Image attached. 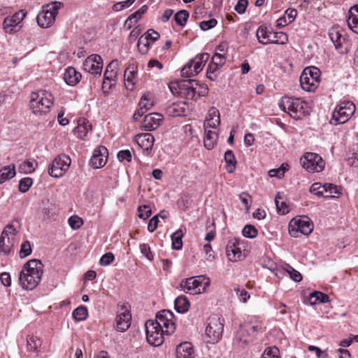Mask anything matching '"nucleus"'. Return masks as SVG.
<instances>
[{
  "instance_id": "f257e3e1",
  "label": "nucleus",
  "mask_w": 358,
  "mask_h": 358,
  "mask_svg": "<svg viewBox=\"0 0 358 358\" xmlns=\"http://www.w3.org/2000/svg\"><path fill=\"white\" fill-rule=\"evenodd\" d=\"M43 273V264L41 260L31 259L24 264L19 274V282L25 290L34 289L41 282Z\"/></svg>"
},
{
  "instance_id": "f03ea898",
  "label": "nucleus",
  "mask_w": 358,
  "mask_h": 358,
  "mask_svg": "<svg viewBox=\"0 0 358 358\" xmlns=\"http://www.w3.org/2000/svg\"><path fill=\"white\" fill-rule=\"evenodd\" d=\"M54 96L51 92L39 90L31 94L29 106L32 113L38 116L46 115L54 104Z\"/></svg>"
},
{
  "instance_id": "7ed1b4c3",
  "label": "nucleus",
  "mask_w": 358,
  "mask_h": 358,
  "mask_svg": "<svg viewBox=\"0 0 358 358\" xmlns=\"http://www.w3.org/2000/svg\"><path fill=\"white\" fill-rule=\"evenodd\" d=\"M18 224L17 220H13L3 229L0 237V252L3 255H8L14 250L20 242L18 231L15 226Z\"/></svg>"
},
{
  "instance_id": "20e7f679",
  "label": "nucleus",
  "mask_w": 358,
  "mask_h": 358,
  "mask_svg": "<svg viewBox=\"0 0 358 358\" xmlns=\"http://www.w3.org/2000/svg\"><path fill=\"white\" fill-rule=\"evenodd\" d=\"M210 283L206 275L194 276L182 280L179 285L181 291L190 294H200L206 292Z\"/></svg>"
},
{
  "instance_id": "39448f33",
  "label": "nucleus",
  "mask_w": 358,
  "mask_h": 358,
  "mask_svg": "<svg viewBox=\"0 0 358 358\" xmlns=\"http://www.w3.org/2000/svg\"><path fill=\"white\" fill-rule=\"evenodd\" d=\"M279 106L295 120L301 119L306 114V103L300 98L283 96Z\"/></svg>"
},
{
  "instance_id": "423d86ee",
  "label": "nucleus",
  "mask_w": 358,
  "mask_h": 358,
  "mask_svg": "<svg viewBox=\"0 0 358 358\" xmlns=\"http://www.w3.org/2000/svg\"><path fill=\"white\" fill-rule=\"evenodd\" d=\"M62 6V3L58 1L52 2L44 6L43 10L40 11L36 17L38 26L42 28L51 27Z\"/></svg>"
},
{
  "instance_id": "0eeeda50",
  "label": "nucleus",
  "mask_w": 358,
  "mask_h": 358,
  "mask_svg": "<svg viewBox=\"0 0 358 358\" xmlns=\"http://www.w3.org/2000/svg\"><path fill=\"white\" fill-rule=\"evenodd\" d=\"M313 230V224L306 216L295 217L291 220L288 225V231L291 236L297 238L300 234L309 235Z\"/></svg>"
},
{
  "instance_id": "6e6552de",
  "label": "nucleus",
  "mask_w": 358,
  "mask_h": 358,
  "mask_svg": "<svg viewBox=\"0 0 358 358\" xmlns=\"http://www.w3.org/2000/svg\"><path fill=\"white\" fill-rule=\"evenodd\" d=\"M320 69L315 66L306 67L300 76V84L302 89L307 92H314L320 82Z\"/></svg>"
},
{
  "instance_id": "1a4fd4ad",
  "label": "nucleus",
  "mask_w": 358,
  "mask_h": 358,
  "mask_svg": "<svg viewBox=\"0 0 358 358\" xmlns=\"http://www.w3.org/2000/svg\"><path fill=\"white\" fill-rule=\"evenodd\" d=\"M146 339L148 343L153 346H159L164 341L166 333L163 327L159 326L154 320H148L145 324Z\"/></svg>"
},
{
  "instance_id": "9d476101",
  "label": "nucleus",
  "mask_w": 358,
  "mask_h": 358,
  "mask_svg": "<svg viewBox=\"0 0 358 358\" xmlns=\"http://www.w3.org/2000/svg\"><path fill=\"white\" fill-rule=\"evenodd\" d=\"M223 330L222 320L217 315L210 317L205 331L206 342L213 344L217 343L222 336Z\"/></svg>"
},
{
  "instance_id": "9b49d317",
  "label": "nucleus",
  "mask_w": 358,
  "mask_h": 358,
  "mask_svg": "<svg viewBox=\"0 0 358 358\" xmlns=\"http://www.w3.org/2000/svg\"><path fill=\"white\" fill-rule=\"evenodd\" d=\"M226 254L230 262H236L244 259L247 255L245 241L240 238H232L226 247Z\"/></svg>"
},
{
  "instance_id": "f8f14e48",
  "label": "nucleus",
  "mask_w": 358,
  "mask_h": 358,
  "mask_svg": "<svg viewBox=\"0 0 358 358\" xmlns=\"http://www.w3.org/2000/svg\"><path fill=\"white\" fill-rule=\"evenodd\" d=\"M355 110V105L352 101H343L335 108L331 120L336 124H344L352 117Z\"/></svg>"
},
{
  "instance_id": "ddd939ff",
  "label": "nucleus",
  "mask_w": 358,
  "mask_h": 358,
  "mask_svg": "<svg viewBox=\"0 0 358 358\" xmlns=\"http://www.w3.org/2000/svg\"><path fill=\"white\" fill-rule=\"evenodd\" d=\"M209 59L208 53L197 55L182 69L181 74L183 77L189 78L198 74L203 69L205 64Z\"/></svg>"
},
{
  "instance_id": "4468645a",
  "label": "nucleus",
  "mask_w": 358,
  "mask_h": 358,
  "mask_svg": "<svg viewBox=\"0 0 358 358\" xmlns=\"http://www.w3.org/2000/svg\"><path fill=\"white\" fill-rule=\"evenodd\" d=\"M71 163V158L66 155L57 156L48 169V173L53 178H60L69 170Z\"/></svg>"
},
{
  "instance_id": "2eb2a0df",
  "label": "nucleus",
  "mask_w": 358,
  "mask_h": 358,
  "mask_svg": "<svg viewBox=\"0 0 358 358\" xmlns=\"http://www.w3.org/2000/svg\"><path fill=\"white\" fill-rule=\"evenodd\" d=\"M301 163L303 169L308 172H321L325 163L322 158L316 153L307 152L301 158Z\"/></svg>"
},
{
  "instance_id": "dca6fc26",
  "label": "nucleus",
  "mask_w": 358,
  "mask_h": 358,
  "mask_svg": "<svg viewBox=\"0 0 358 358\" xmlns=\"http://www.w3.org/2000/svg\"><path fill=\"white\" fill-rule=\"evenodd\" d=\"M154 321L161 327H163L166 335L173 334L176 329L173 313L168 310H162L156 315Z\"/></svg>"
},
{
  "instance_id": "f3484780",
  "label": "nucleus",
  "mask_w": 358,
  "mask_h": 358,
  "mask_svg": "<svg viewBox=\"0 0 358 358\" xmlns=\"http://www.w3.org/2000/svg\"><path fill=\"white\" fill-rule=\"evenodd\" d=\"M27 13L20 10L13 15L6 17L3 22V29L7 34H15L22 27L21 23L26 17Z\"/></svg>"
},
{
  "instance_id": "a211bd4d",
  "label": "nucleus",
  "mask_w": 358,
  "mask_h": 358,
  "mask_svg": "<svg viewBox=\"0 0 358 358\" xmlns=\"http://www.w3.org/2000/svg\"><path fill=\"white\" fill-rule=\"evenodd\" d=\"M103 59L99 55H92L83 62V69L92 75L100 76L103 69Z\"/></svg>"
},
{
  "instance_id": "6ab92c4d",
  "label": "nucleus",
  "mask_w": 358,
  "mask_h": 358,
  "mask_svg": "<svg viewBox=\"0 0 358 358\" xmlns=\"http://www.w3.org/2000/svg\"><path fill=\"white\" fill-rule=\"evenodd\" d=\"M131 314L127 306H122L115 317V327L119 331H127L131 325Z\"/></svg>"
},
{
  "instance_id": "aec40b11",
  "label": "nucleus",
  "mask_w": 358,
  "mask_h": 358,
  "mask_svg": "<svg viewBox=\"0 0 358 358\" xmlns=\"http://www.w3.org/2000/svg\"><path fill=\"white\" fill-rule=\"evenodd\" d=\"M107 159V149L104 146H99L94 150L90 161V164L94 169H99L106 164Z\"/></svg>"
},
{
  "instance_id": "412c9836",
  "label": "nucleus",
  "mask_w": 358,
  "mask_h": 358,
  "mask_svg": "<svg viewBox=\"0 0 358 358\" xmlns=\"http://www.w3.org/2000/svg\"><path fill=\"white\" fill-rule=\"evenodd\" d=\"M185 85L187 86L186 96L189 99L203 96L207 94L208 91L207 86L199 85L193 80H188V83H185Z\"/></svg>"
},
{
  "instance_id": "4be33fe9",
  "label": "nucleus",
  "mask_w": 358,
  "mask_h": 358,
  "mask_svg": "<svg viewBox=\"0 0 358 358\" xmlns=\"http://www.w3.org/2000/svg\"><path fill=\"white\" fill-rule=\"evenodd\" d=\"M163 122V116L158 113L146 115L142 123V127L147 131L157 129Z\"/></svg>"
},
{
  "instance_id": "5701e85b",
  "label": "nucleus",
  "mask_w": 358,
  "mask_h": 358,
  "mask_svg": "<svg viewBox=\"0 0 358 358\" xmlns=\"http://www.w3.org/2000/svg\"><path fill=\"white\" fill-rule=\"evenodd\" d=\"M135 141L142 150L148 154L152 149L155 138L150 133L140 134L135 136Z\"/></svg>"
},
{
  "instance_id": "b1692460",
  "label": "nucleus",
  "mask_w": 358,
  "mask_h": 358,
  "mask_svg": "<svg viewBox=\"0 0 358 358\" xmlns=\"http://www.w3.org/2000/svg\"><path fill=\"white\" fill-rule=\"evenodd\" d=\"M220 124V117L219 110L215 107L210 108L208 110L204 122V128H208L210 129H218L217 127H219Z\"/></svg>"
},
{
  "instance_id": "393cba45",
  "label": "nucleus",
  "mask_w": 358,
  "mask_h": 358,
  "mask_svg": "<svg viewBox=\"0 0 358 358\" xmlns=\"http://www.w3.org/2000/svg\"><path fill=\"white\" fill-rule=\"evenodd\" d=\"M138 69L134 64H130L124 71V85L127 90H132L137 80Z\"/></svg>"
},
{
  "instance_id": "a878e982",
  "label": "nucleus",
  "mask_w": 358,
  "mask_h": 358,
  "mask_svg": "<svg viewBox=\"0 0 358 358\" xmlns=\"http://www.w3.org/2000/svg\"><path fill=\"white\" fill-rule=\"evenodd\" d=\"M329 36L334 44L335 48L343 52L342 47L345 41V38L343 36V31L339 27H332L329 31Z\"/></svg>"
},
{
  "instance_id": "bb28decb",
  "label": "nucleus",
  "mask_w": 358,
  "mask_h": 358,
  "mask_svg": "<svg viewBox=\"0 0 358 358\" xmlns=\"http://www.w3.org/2000/svg\"><path fill=\"white\" fill-rule=\"evenodd\" d=\"M177 358H194V351L192 343L189 342L181 343L176 348Z\"/></svg>"
},
{
  "instance_id": "cd10ccee",
  "label": "nucleus",
  "mask_w": 358,
  "mask_h": 358,
  "mask_svg": "<svg viewBox=\"0 0 358 358\" xmlns=\"http://www.w3.org/2000/svg\"><path fill=\"white\" fill-rule=\"evenodd\" d=\"M218 138V129L205 128L203 143L208 150H211L217 143Z\"/></svg>"
},
{
  "instance_id": "c85d7f7f",
  "label": "nucleus",
  "mask_w": 358,
  "mask_h": 358,
  "mask_svg": "<svg viewBox=\"0 0 358 358\" xmlns=\"http://www.w3.org/2000/svg\"><path fill=\"white\" fill-rule=\"evenodd\" d=\"M245 326L240 324L239 329L236 334L235 343L240 348H244L252 339V336L248 335V330H245Z\"/></svg>"
},
{
  "instance_id": "c756f323",
  "label": "nucleus",
  "mask_w": 358,
  "mask_h": 358,
  "mask_svg": "<svg viewBox=\"0 0 358 358\" xmlns=\"http://www.w3.org/2000/svg\"><path fill=\"white\" fill-rule=\"evenodd\" d=\"M347 22L348 27L358 34V5L350 8Z\"/></svg>"
},
{
  "instance_id": "7c9ffc66",
  "label": "nucleus",
  "mask_w": 358,
  "mask_h": 358,
  "mask_svg": "<svg viewBox=\"0 0 358 358\" xmlns=\"http://www.w3.org/2000/svg\"><path fill=\"white\" fill-rule=\"evenodd\" d=\"M80 78L81 74L73 67H68L64 73V79L66 83L71 86L76 85Z\"/></svg>"
},
{
  "instance_id": "2f4dec72",
  "label": "nucleus",
  "mask_w": 358,
  "mask_h": 358,
  "mask_svg": "<svg viewBox=\"0 0 358 358\" xmlns=\"http://www.w3.org/2000/svg\"><path fill=\"white\" fill-rule=\"evenodd\" d=\"M273 31L268 29L267 27L261 26L257 30V37L259 42L263 45H267L271 43V42H275L274 39H271V34Z\"/></svg>"
},
{
  "instance_id": "473e14b6",
  "label": "nucleus",
  "mask_w": 358,
  "mask_h": 358,
  "mask_svg": "<svg viewBox=\"0 0 358 358\" xmlns=\"http://www.w3.org/2000/svg\"><path fill=\"white\" fill-rule=\"evenodd\" d=\"M118 69L119 62L117 59L112 60L106 66L103 78L107 80H116Z\"/></svg>"
},
{
  "instance_id": "72a5a7b5",
  "label": "nucleus",
  "mask_w": 358,
  "mask_h": 358,
  "mask_svg": "<svg viewBox=\"0 0 358 358\" xmlns=\"http://www.w3.org/2000/svg\"><path fill=\"white\" fill-rule=\"evenodd\" d=\"M323 190L327 194H324V198H338L342 195V188L331 183L324 184Z\"/></svg>"
},
{
  "instance_id": "f704fd0d",
  "label": "nucleus",
  "mask_w": 358,
  "mask_h": 358,
  "mask_svg": "<svg viewBox=\"0 0 358 358\" xmlns=\"http://www.w3.org/2000/svg\"><path fill=\"white\" fill-rule=\"evenodd\" d=\"M166 112L168 115L172 117H178L185 115V103H173L169 106Z\"/></svg>"
},
{
  "instance_id": "c9c22d12",
  "label": "nucleus",
  "mask_w": 358,
  "mask_h": 358,
  "mask_svg": "<svg viewBox=\"0 0 358 358\" xmlns=\"http://www.w3.org/2000/svg\"><path fill=\"white\" fill-rule=\"evenodd\" d=\"M16 174L14 164L5 166L0 169V185L13 178Z\"/></svg>"
},
{
  "instance_id": "e433bc0d",
  "label": "nucleus",
  "mask_w": 358,
  "mask_h": 358,
  "mask_svg": "<svg viewBox=\"0 0 358 358\" xmlns=\"http://www.w3.org/2000/svg\"><path fill=\"white\" fill-rule=\"evenodd\" d=\"M92 129V127L86 119H80L78 121V126L75 129V132L79 138H84L87 134Z\"/></svg>"
},
{
  "instance_id": "4c0bfd02",
  "label": "nucleus",
  "mask_w": 358,
  "mask_h": 358,
  "mask_svg": "<svg viewBox=\"0 0 358 358\" xmlns=\"http://www.w3.org/2000/svg\"><path fill=\"white\" fill-rule=\"evenodd\" d=\"M275 203L278 213L285 215L289 212V206L283 200L282 194L280 192L275 197Z\"/></svg>"
},
{
  "instance_id": "58836bf2",
  "label": "nucleus",
  "mask_w": 358,
  "mask_h": 358,
  "mask_svg": "<svg viewBox=\"0 0 358 358\" xmlns=\"http://www.w3.org/2000/svg\"><path fill=\"white\" fill-rule=\"evenodd\" d=\"M174 305L178 313H184L189 310L190 304L185 296H180L176 299Z\"/></svg>"
},
{
  "instance_id": "ea45409f",
  "label": "nucleus",
  "mask_w": 358,
  "mask_h": 358,
  "mask_svg": "<svg viewBox=\"0 0 358 358\" xmlns=\"http://www.w3.org/2000/svg\"><path fill=\"white\" fill-rule=\"evenodd\" d=\"M38 166V163L34 159H28L22 162L19 166V171L24 174L33 173Z\"/></svg>"
},
{
  "instance_id": "a19ab883",
  "label": "nucleus",
  "mask_w": 358,
  "mask_h": 358,
  "mask_svg": "<svg viewBox=\"0 0 358 358\" xmlns=\"http://www.w3.org/2000/svg\"><path fill=\"white\" fill-rule=\"evenodd\" d=\"M329 297L327 294H323L321 292H313L309 296V302L311 305H315L321 303L328 302Z\"/></svg>"
},
{
  "instance_id": "79ce46f5",
  "label": "nucleus",
  "mask_w": 358,
  "mask_h": 358,
  "mask_svg": "<svg viewBox=\"0 0 358 358\" xmlns=\"http://www.w3.org/2000/svg\"><path fill=\"white\" fill-rule=\"evenodd\" d=\"M224 160L226 162V169L228 173H233L236 168V160L231 150H227L224 154Z\"/></svg>"
},
{
  "instance_id": "37998d69",
  "label": "nucleus",
  "mask_w": 358,
  "mask_h": 358,
  "mask_svg": "<svg viewBox=\"0 0 358 358\" xmlns=\"http://www.w3.org/2000/svg\"><path fill=\"white\" fill-rule=\"evenodd\" d=\"M187 81H181L177 83H171L169 85V90L173 94H185L186 95V87L185 83H187Z\"/></svg>"
},
{
  "instance_id": "c03bdc74",
  "label": "nucleus",
  "mask_w": 358,
  "mask_h": 358,
  "mask_svg": "<svg viewBox=\"0 0 358 358\" xmlns=\"http://www.w3.org/2000/svg\"><path fill=\"white\" fill-rule=\"evenodd\" d=\"M72 316L77 322L85 320L88 316L87 308L85 306H79L73 311Z\"/></svg>"
},
{
  "instance_id": "a18cd8bd",
  "label": "nucleus",
  "mask_w": 358,
  "mask_h": 358,
  "mask_svg": "<svg viewBox=\"0 0 358 358\" xmlns=\"http://www.w3.org/2000/svg\"><path fill=\"white\" fill-rule=\"evenodd\" d=\"M154 105L153 95L150 93L144 94L139 101L138 106L144 108L145 110H150Z\"/></svg>"
},
{
  "instance_id": "49530a36",
  "label": "nucleus",
  "mask_w": 358,
  "mask_h": 358,
  "mask_svg": "<svg viewBox=\"0 0 358 358\" xmlns=\"http://www.w3.org/2000/svg\"><path fill=\"white\" fill-rule=\"evenodd\" d=\"M152 44V42H150V41L147 40L146 38L141 36L139 38L137 43L138 51L141 54L145 55L148 52L150 47Z\"/></svg>"
},
{
  "instance_id": "de8ad7c7",
  "label": "nucleus",
  "mask_w": 358,
  "mask_h": 358,
  "mask_svg": "<svg viewBox=\"0 0 358 358\" xmlns=\"http://www.w3.org/2000/svg\"><path fill=\"white\" fill-rule=\"evenodd\" d=\"M182 232L181 230H178L174 232L171 236L173 248L175 250H180L182 246Z\"/></svg>"
},
{
  "instance_id": "09e8293b",
  "label": "nucleus",
  "mask_w": 358,
  "mask_h": 358,
  "mask_svg": "<svg viewBox=\"0 0 358 358\" xmlns=\"http://www.w3.org/2000/svg\"><path fill=\"white\" fill-rule=\"evenodd\" d=\"M245 326V330H248V335L254 337L256 334L262 331L263 329L262 324L260 323H257L256 324H252L251 323H244L243 324Z\"/></svg>"
},
{
  "instance_id": "8fccbe9b",
  "label": "nucleus",
  "mask_w": 358,
  "mask_h": 358,
  "mask_svg": "<svg viewBox=\"0 0 358 358\" xmlns=\"http://www.w3.org/2000/svg\"><path fill=\"white\" fill-rule=\"evenodd\" d=\"M32 252L31 243L29 241H24L20 245L19 256L20 258H25L30 255Z\"/></svg>"
},
{
  "instance_id": "3c124183",
  "label": "nucleus",
  "mask_w": 358,
  "mask_h": 358,
  "mask_svg": "<svg viewBox=\"0 0 358 358\" xmlns=\"http://www.w3.org/2000/svg\"><path fill=\"white\" fill-rule=\"evenodd\" d=\"M189 17V13L185 10H181L176 13L174 16L176 22L180 26H184Z\"/></svg>"
},
{
  "instance_id": "603ef678",
  "label": "nucleus",
  "mask_w": 358,
  "mask_h": 358,
  "mask_svg": "<svg viewBox=\"0 0 358 358\" xmlns=\"http://www.w3.org/2000/svg\"><path fill=\"white\" fill-rule=\"evenodd\" d=\"M68 223L72 229L77 230L83 224V220L78 215H73L69 218Z\"/></svg>"
},
{
  "instance_id": "864d4df0",
  "label": "nucleus",
  "mask_w": 358,
  "mask_h": 358,
  "mask_svg": "<svg viewBox=\"0 0 358 358\" xmlns=\"http://www.w3.org/2000/svg\"><path fill=\"white\" fill-rule=\"evenodd\" d=\"M271 39H274L276 41L271 42V43L285 44L288 41V38L286 34L283 32H273L271 34Z\"/></svg>"
},
{
  "instance_id": "5fc2aeb1",
  "label": "nucleus",
  "mask_w": 358,
  "mask_h": 358,
  "mask_svg": "<svg viewBox=\"0 0 358 358\" xmlns=\"http://www.w3.org/2000/svg\"><path fill=\"white\" fill-rule=\"evenodd\" d=\"M257 229L251 224H247L242 231L243 235L249 238H254L257 236Z\"/></svg>"
},
{
  "instance_id": "6e6d98bb",
  "label": "nucleus",
  "mask_w": 358,
  "mask_h": 358,
  "mask_svg": "<svg viewBox=\"0 0 358 358\" xmlns=\"http://www.w3.org/2000/svg\"><path fill=\"white\" fill-rule=\"evenodd\" d=\"M324 185L320 182H315L310 187V192L317 196L324 197Z\"/></svg>"
},
{
  "instance_id": "4d7b16f0",
  "label": "nucleus",
  "mask_w": 358,
  "mask_h": 358,
  "mask_svg": "<svg viewBox=\"0 0 358 358\" xmlns=\"http://www.w3.org/2000/svg\"><path fill=\"white\" fill-rule=\"evenodd\" d=\"M262 358H280L279 350L276 347L266 348Z\"/></svg>"
},
{
  "instance_id": "13d9d810",
  "label": "nucleus",
  "mask_w": 358,
  "mask_h": 358,
  "mask_svg": "<svg viewBox=\"0 0 358 358\" xmlns=\"http://www.w3.org/2000/svg\"><path fill=\"white\" fill-rule=\"evenodd\" d=\"M32 185V180L30 178H24L19 182V190L22 192H27Z\"/></svg>"
},
{
  "instance_id": "bf43d9fd",
  "label": "nucleus",
  "mask_w": 358,
  "mask_h": 358,
  "mask_svg": "<svg viewBox=\"0 0 358 358\" xmlns=\"http://www.w3.org/2000/svg\"><path fill=\"white\" fill-rule=\"evenodd\" d=\"M138 217L141 219H143V220L147 219L152 214V211H151L150 206H148L147 205H144L143 206H139L138 208Z\"/></svg>"
},
{
  "instance_id": "052dcab7",
  "label": "nucleus",
  "mask_w": 358,
  "mask_h": 358,
  "mask_svg": "<svg viewBox=\"0 0 358 358\" xmlns=\"http://www.w3.org/2000/svg\"><path fill=\"white\" fill-rule=\"evenodd\" d=\"M239 199L243 204L246 211L248 212L252 203L251 196L248 193L242 192L239 194Z\"/></svg>"
},
{
  "instance_id": "680f3d73",
  "label": "nucleus",
  "mask_w": 358,
  "mask_h": 358,
  "mask_svg": "<svg viewBox=\"0 0 358 358\" xmlns=\"http://www.w3.org/2000/svg\"><path fill=\"white\" fill-rule=\"evenodd\" d=\"M141 252L150 261L153 259V255L151 252L150 247L147 243L140 244L139 246Z\"/></svg>"
},
{
  "instance_id": "e2e57ef3",
  "label": "nucleus",
  "mask_w": 358,
  "mask_h": 358,
  "mask_svg": "<svg viewBox=\"0 0 358 358\" xmlns=\"http://www.w3.org/2000/svg\"><path fill=\"white\" fill-rule=\"evenodd\" d=\"M211 62L217 64L219 67H222L226 62V57L224 54L216 52L213 55Z\"/></svg>"
},
{
  "instance_id": "0e129e2a",
  "label": "nucleus",
  "mask_w": 358,
  "mask_h": 358,
  "mask_svg": "<svg viewBox=\"0 0 358 358\" xmlns=\"http://www.w3.org/2000/svg\"><path fill=\"white\" fill-rule=\"evenodd\" d=\"M115 259V257L112 252L104 254L100 259L99 263L101 266H108Z\"/></svg>"
},
{
  "instance_id": "69168bd1",
  "label": "nucleus",
  "mask_w": 358,
  "mask_h": 358,
  "mask_svg": "<svg viewBox=\"0 0 358 358\" xmlns=\"http://www.w3.org/2000/svg\"><path fill=\"white\" fill-rule=\"evenodd\" d=\"M287 271L289 274L290 278L295 282H300L302 280L301 274L290 266H287Z\"/></svg>"
},
{
  "instance_id": "338daca9",
  "label": "nucleus",
  "mask_w": 358,
  "mask_h": 358,
  "mask_svg": "<svg viewBox=\"0 0 358 358\" xmlns=\"http://www.w3.org/2000/svg\"><path fill=\"white\" fill-rule=\"evenodd\" d=\"M217 23V22L215 19H210L209 20L201 22L199 23V27L202 30L206 31L215 27Z\"/></svg>"
},
{
  "instance_id": "774afa93",
  "label": "nucleus",
  "mask_w": 358,
  "mask_h": 358,
  "mask_svg": "<svg viewBox=\"0 0 358 358\" xmlns=\"http://www.w3.org/2000/svg\"><path fill=\"white\" fill-rule=\"evenodd\" d=\"M148 9V6L143 5L134 13L130 15L134 20V23H136L142 17L143 15L147 12Z\"/></svg>"
}]
</instances>
